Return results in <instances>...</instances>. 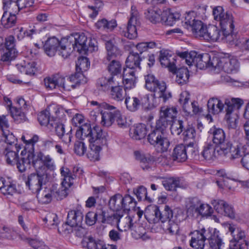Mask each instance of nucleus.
I'll use <instances>...</instances> for the list:
<instances>
[{"instance_id":"1","label":"nucleus","mask_w":249,"mask_h":249,"mask_svg":"<svg viewBox=\"0 0 249 249\" xmlns=\"http://www.w3.org/2000/svg\"><path fill=\"white\" fill-rule=\"evenodd\" d=\"M213 15L214 20L219 23L221 30L220 31L215 26H209L206 27L202 38L207 41H224L231 45H237V41L239 39L234 32L232 15L225 11L223 8L220 6L213 8Z\"/></svg>"},{"instance_id":"2","label":"nucleus","mask_w":249,"mask_h":249,"mask_svg":"<svg viewBox=\"0 0 249 249\" xmlns=\"http://www.w3.org/2000/svg\"><path fill=\"white\" fill-rule=\"evenodd\" d=\"M177 114L176 108L166 106L160 107V119L157 122L156 127L148 136V142L159 152L167 151L170 146V142L165 135V131L174 120Z\"/></svg>"},{"instance_id":"3","label":"nucleus","mask_w":249,"mask_h":249,"mask_svg":"<svg viewBox=\"0 0 249 249\" xmlns=\"http://www.w3.org/2000/svg\"><path fill=\"white\" fill-rule=\"evenodd\" d=\"M76 136L82 140L89 138L90 142V150L88 154V157L90 160H98L102 146L107 143L106 133L99 126H95L91 128L89 125L80 127L76 131Z\"/></svg>"},{"instance_id":"4","label":"nucleus","mask_w":249,"mask_h":249,"mask_svg":"<svg viewBox=\"0 0 249 249\" xmlns=\"http://www.w3.org/2000/svg\"><path fill=\"white\" fill-rule=\"evenodd\" d=\"M218 233V231L213 228L196 230L190 233L192 237L190 245L194 249H204L205 241L208 240L212 249H225Z\"/></svg>"},{"instance_id":"5","label":"nucleus","mask_w":249,"mask_h":249,"mask_svg":"<svg viewBox=\"0 0 249 249\" xmlns=\"http://www.w3.org/2000/svg\"><path fill=\"white\" fill-rule=\"evenodd\" d=\"M87 37L83 33H76L68 37L62 38L61 44L65 48L63 52V56L68 58L73 50L79 53H85L89 50V47L87 44Z\"/></svg>"},{"instance_id":"6","label":"nucleus","mask_w":249,"mask_h":249,"mask_svg":"<svg viewBox=\"0 0 249 249\" xmlns=\"http://www.w3.org/2000/svg\"><path fill=\"white\" fill-rule=\"evenodd\" d=\"M21 139L26 144L24 150L21 151L20 158H18L16 164L18 171L24 172L27 168H30L31 164L33 165L34 157L33 153L34 145L38 140L37 135L33 136L31 138L26 139L24 136H22Z\"/></svg>"},{"instance_id":"7","label":"nucleus","mask_w":249,"mask_h":249,"mask_svg":"<svg viewBox=\"0 0 249 249\" xmlns=\"http://www.w3.org/2000/svg\"><path fill=\"white\" fill-rule=\"evenodd\" d=\"M144 79L145 88L154 92L155 98H162L164 103L171 98V93L166 90V85L164 82L158 80L151 74L145 75Z\"/></svg>"},{"instance_id":"8","label":"nucleus","mask_w":249,"mask_h":249,"mask_svg":"<svg viewBox=\"0 0 249 249\" xmlns=\"http://www.w3.org/2000/svg\"><path fill=\"white\" fill-rule=\"evenodd\" d=\"M244 101L240 98H226L225 100L226 120L229 128L235 129L237 126L238 116L235 112L243 105Z\"/></svg>"},{"instance_id":"9","label":"nucleus","mask_w":249,"mask_h":249,"mask_svg":"<svg viewBox=\"0 0 249 249\" xmlns=\"http://www.w3.org/2000/svg\"><path fill=\"white\" fill-rule=\"evenodd\" d=\"M48 181L47 173L42 172L40 170H36V173L28 175L25 180L26 186L34 194L43 189Z\"/></svg>"},{"instance_id":"10","label":"nucleus","mask_w":249,"mask_h":249,"mask_svg":"<svg viewBox=\"0 0 249 249\" xmlns=\"http://www.w3.org/2000/svg\"><path fill=\"white\" fill-rule=\"evenodd\" d=\"M140 25V16L138 12L131 8L130 17L125 30L122 32V35L129 39H134L138 36L136 27Z\"/></svg>"},{"instance_id":"11","label":"nucleus","mask_w":249,"mask_h":249,"mask_svg":"<svg viewBox=\"0 0 249 249\" xmlns=\"http://www.w3.org/2000/svg\"><path fill=\"white\" fill-rule=\"evenodd\" d=\"M33 161V166L36 170H40L42 172L46 173V168L50 171H53L55 169L53 159L50 155H45L42 152L35 155Z\"/></svg>"},{"instance_id":"12","label":"nucleus","mask_w":249,"mask_h":249,"mask_svg":"<svg viewBox=\"0 0 249 249\" xmlns=\"http://www.w3.org/2000/svg\"><path fill=\"white\" fill-rule=\"evenodd\" d=\"M213 61L211 65L213 67L221 69L228 73L235 72L239 69V63L236 58L219 60L217 57H213Z\"/></svg>"},{"instance_id":"13","label":"nucleus","mask_w":249,"mask_h":249,"mask_svg":"<svg viewBox=\"0 0 249 249\" xmlns=\"http://www.w3.org/2000/svg\"><path fill=\"white\" fill-rule=\"evenodd\" d=\"M70 110H65L63 107H58L55 108V114L56 116L53 122H51L50 127L54 128L56 135L58 136H61L66 132L64 121L66 120L65 112L69 113Z\"/></svg>"},{"instance_id":"14","label":"nucleus","mask_w":249,"mask_h":249,"mask_svg":"<svg viewBox=\"0 0 249 249\" xmlns=\"http://www.w3.org/2000/svg\"><path fill=\"white\" fill-rule=\"evenodd\" d=\"M62 39L59 40L55 37L49 38L45 42L44 50L46 54L49 56H54L56 52L63 58H66L63 56V52L65 48L62 46L61 44Z\"/></svg>"},{"instance_id":"15","label":"nucleus","mask_w":249,"mask_h":249,"mask_svg":"<svg viewBox=\"0 0 249 249\" xmlns=\"http://www.w3.org/2000/svg\"><path fill=\"white\" fill-rule=\"evenodd\" d=\"M36 197L39 203L46 204L50 203L53 198L57 199H62L65 196H61V191H57L53 187H44L36 193Z\"/></svg>"},{"instance_id":"16","label":"nucleus","mask_w":249,"mask_h":249,"mask_svg":"<svg viewBox=\"0 0 249 249\" xmlns=\"http://www.w3.org/2000/svg\"><path fill=\"white\" fill-rule=\"evenodd\" d=\"M149 96L146 94L142 97L141 96H126L125 104L127 109L131 112L138 110L141 107L148 108Z\"/></svg>"},{"instance_id":"17","label":"nucleus","mask_w":249,"mask_h":249,"mask_svg":"<svg viewBox=\"0 0 249 249\" xmlns=\"http://www.w3.org/2000/svg\"><path fill=\"white\" fill-rule=\"evenodd\" d=\"M190 57H192L190 66L194 65L199 69H204L210 67H213L211 65L213 61V58L211 59L209 53L198 54L195 51H192L190 52Z\"/></svg>"},{"instance_id":"18","label":"nucleus","mask_w":249,"mask_h":249,"mask_svg":"<svg viewBox=\"0 0 249 249\" xmlns=\"http://www.w3.org/2000/svg\"><path fill=\"white\" fill-rule=\"evenodd\" d=\"M190 96L188 92H183L180 94L179 102L182 105L184 112L189 115L196 114L201 111V108L197 102L193 101L189 103Z\"/></svg>"},{"instance_id":"19","label":"nucleus","mask_w":249,"mask_h":249,"mask_svg":"<svg viewBox=\"0 0 249 249\" xmlns=\"http://www.w3.org/2000/svg\"><path fill=\"white\" fill-rule=\"evenodd\" d=\"M193 14L190 13L187 15L185 18V23L191 27L193 34L196 37L202 38L207 27L201 21L192 17Z\"/></svg>"},{"instance_id":"20","label":"nucleus","mask_w":249,"mask_h":249,"mask_svg":"<svg viewBox=\"0 0 249 249\" xmlns=\"http://www.w3.org/2000/svg\"><path fill=\"white\" fill-rule=\"evenodd\" d=\"M101 108L106 110L101 111V124L105 126H109L115 121L116 107L105 102L101 103Z\"/></svg>"},{"instance_id":"21","label":"nucleus","mask_w":249,"mask_h":249,"mask_svg":"<svg viewBox=\"0 0 249 249\" xmlns=\"http://www.w3.org/2000/svg\"><path fill=\"white\" fill-rule=\"evenodd\" d=\"M209 133L212 135L213 143L219 145V149L223 148V150H224L225 145H227V143L231 141L228 137H226L223 129L214 126L210 129Z\"/></svg>"},{"instance_id":"22","label":"nucleus","mask_w":249,"mask_h":249,"mask_svg":"<svg viewBox=\"0 0 249 249\" xmlns=\"http://www.w3.org/2000/svg\"><path fill=\"white\" fill-rule=\"evenodd\" d=\"M212 205L219 213L229 217L231 219L235 217V213L232 206L223 200H213Z\"/></svg>"},{"instance_id":"23","label":"nucleus","mask_w":249,"mask_h":249,"mask_svg":"<svg viewBox=\"0 0 249 249\" xmlns=\"http://www.w3.org/2000/svg\"><path fill=\"white\" fill-rule=\"evenodd\" d=\"M241 146L240 144H233L231 141L227 143V145H225V150L223 148L219 149L218 154L220 156H224L228 158L229 160H232L240 158L241 155Z\"/></svg>"},{"instance_id":"24","label":"nucleus","mask_w":249,"mask_h":249,"mask_svg":"<svg viewBox=\"0 0 249 249\" xmlns=\"http://www.w3.org/2000/svg\"><path fill=\"white\" fill-rule=\"evenodd\" d=\"M60 173L63 177L61 182V196H66L67 191L73 184V180L75 178L76 175L74 174H72L69 169L65 167L61 168Z\"/></svg>"},{"instance_id":"25","label":"nucleus","mask_w":249,"mask_h":249,"mask_svg":"<svg viewBox=\"0 0 249 249\" xmlns=\"http://www.w3.org/2000/svg\"><path fill=\"white\" fill-rule=\"evenodd\" d=\"M87 81V78L83 73H75L67 79H65L63 89L66 90H71L80 84L86 83Z\"/></svg>"},{"instance_id":"26","label":"nucleus","mask_w":249,"mask_h":249,"mask_svg":"<svg viewBox=\"0 0 249 249\" xmlns=\"http://www.w3.org/2000/svg\"><path fill=\"white\" fill-rule=\"evenodd\" d=\"M159 60L161 65L165 68H168L171 71H174L176 70L175 62L176 59L167 51H160Z\"/></svg>"},{"instance_id":"27","label":"nucleus","mask_w":249,"mask_h":249,"mask_svg":"<svg viewBox=\"0 0 249 249\" xmlns=\"http://www.w3.org/2000/svg\"><path fill=\"white\" fill-rule=\"evenodd\" d=\"M224 102L217 98H210L207 103L208 110L210 114L213 115L217 114L225 109L226 105L225 100Z\"/></svg>"},{"instance_id":"28","label":"nucleus","mask_w":249,"mask_h":249,"mask_svg":"<svg viewBox=\"0 0 249 249\" xmlns=\"http://www.w3.org/2000/svg\"><path fill=\"white\" fill-rule=\"evenodd\" d=\"M21 149L20 145L7 146L4 152L7 164L15 165L18 159V152Z\"/></svg>"},{"instance_id":"29","label":"nucleus","mask_w":249,"mask_h":249,"mask_svg":"<svg viewBox=\"0 0 249 249\" xmlns=\"http://www.w3.org/2000/svg\"><path fill=\"white\" fill-rule=\"evenodd\" d=\"M137 77L135 70L124 69L123 74V81L126 89H131L135 87Z\"/></svg>"},{"instance_id":"30","label":"nucleus","mask_w":249,"mask_h":249,"mask_svg":"<svg viewBox=\"0 0 249 249\" xmlns=\"http://www.w3.org/2000/svg\"><path fill=\"white\" fill-rule=\"evenodd\" d=\"M84 214L80 210H73L68 212L67 224L71 227L79 226L82 225Z\"/></svg>"},{"instance_id":"31","label":"nucleus","mask_w":249,"mask_h":249,"mask_svg":"<svg viewBox=\"0 0 249 249\" xmlns=\"http://www.w3.org/2000/svg\"><path fill=\"white\" fill-rule=\"evenodd\" d=\"M144 216L150 223H157L160 221V209L156 205L148 206L145 209Z\"/></svg>"},{"instance_id":"32","label":"nucleus","mask_w":249,"mask_h":249,"mask_svg":"<svg viewBox=\"0 0 249 249\" xmlns=\"http://www.w3.org/2000/svg\"><path fill=\"white\" fill-rule=\"evenodd\" d=\"M123 212H117L111 215L107 216L105 211H102L99 214V220L103 223L118 224L120 219L123 217Z\"/></svg>"},{"instance_id":"33","label":"nucleus","mask_w":249,"mask_h":249,"mask_svg":"<svg viewBox=\"0 0 249 249\" xmlns=\"http://www.w3.org/2000/svg\"><path fill=\"white\" fill-rule=\"evenodd\" d=\"M147 134L146 126L143 124H138L130 129L129 135L133 139L141 140L144 138Z\"/></svg>"},{"instance_id":"34","label":"nucleus","mask_w":249,"mask_h":249,"mask_svg":"<svg viewBox=\"0 0 249 249\" xmlns=\"http://www.w3.org/2000/svg\"><path fill=\"white\" fill-rule=\"evenodd\" d=\"M115 78L113 76L102 77L99 78L96 83V87L98 90L101 91H108L113 84H115Z\"/></svg>"},{"instance_id":"35","label":"nucleus","mask_w":249,"mask_h":249,"mask_svg":"<svg viewBox=\"0 0 249 249\" xmlns=\"http://www.w3.org/2000/svg\"><path fill=\"white\" fill-rule=\"evenodd\" d=\"M36 63L31 60H24L20 64L17 65V67L21 73H24L28 75H34L35 73L36 68Z\"/></svg>"},{"instance_id":"36","label":"nucleus","mask_w":249,"mask_h":249,"mask_svg":"<svg viewBox=\"0 0 249 249\" xmlns=\"http://www.w3.org/2000/svg\"><path fill=\"white\" fill-rule=\"evenodd\" d=\"M172 159L178 162L185 161L187 159L186 147L182 144L177 145L174 149Z\"/></svg>"},{"instance_id":"37","label":"nucleus","mask_w":249,"mask_h":249,"mask_svg":"<svg viewBox=\"0 0 249 249\" xmlns=\"http://www.w3.org/2000/svg\"><path fill=\"white\" fill-rule=\"evenodd\" d=\"M123 197L120 194L112 196L108 202V206L111 210L116 212H123Z\"/></svg>"},{"instance_id":"38","label":"nucleus","mask_w":249,"mask_h":249,"mask_svg":"<svg viewBox=\"0 0 249 249\" xmlns=\"http://www.w3.org/2000/svg\"><path fill=\"white\" fill-rule=\"evenodd\" d=\"M11 11H5L1 18V23L5 28H9L15 25L17 20L16 14Z\"/></svg>"},{"instance_id":"39","label":"nucleus","mask_w":249,"mask_h":249,"mask_svg":"<svg viewBox=\"0 0 249 249\" xmlns=\"http://www.w3.org/2000/svg\"><path fill=\"white\" fill-rule=\"evenodd\" d=\"M142 58L137 53H130L125 61L127 69L135 70L136 68L141 69L140 64Z\"/></svg>"},{"instance_id":"40","label":"nucleus","mask_w":249,"mask_h":249,"mask_svg":"<svg viewBox=\"0 0 249 249\" xmlns=\"http://www.w3.org/2000/svg\"><path fill=\"white\" fill-rule=\"evenodd\" d=\"M135 158L139 160L141 163V166L143 170H147L150 168V164L153 160V157L149 154H145L140 151L134 152Z\"/></svg>"},{"instance_id":"41","label":"nucleus","mask_w":249,"mask_h":249,"mask_svg":"<svg viewBox=\"0 0 249 249\" xmlns=\"http://www.w3.org/2000/svg\"><path fill=\"white\" fill-rule=\"evenodd\" d=\"M218 150L216 152V148L213 144L212 143H208L204 146L203 151L201 152V155L206 160H213L217 156L220 155L218 154Z\"/></svg>"},{"instance_id":"42","label":"nucleus","mask_w":249,"mask_h":249,"mask_svg":"<svg viewBox=\"0 0 249 249\" xmlns=\"http://www.w3.org/2000/svg\"><path fill=\"white\" fill-rule=\"evenodd\" d=\"M98 29L107 32L112 31L117 26L116 21L114 19L107 20L105 18L99 20L95 24Z\"/></svg>"},{"instance_id":"43","label":"nucleus","mask_w":249,"mask_h":249,"mask_svg":"<svg viewBox=\"0 0 249 249\" xmlns=\"http://www.w3.org/2000/svg\"><path fill=\"white\" fill-rule=\"evenodd\" d=\"M176 73V82L180 85L185 84L188 81L189 74V71L187 68L182 67L172 71Z\"/></svg>"},{"instance_id":"44","label":"nucleus","mask_w":249,"mask_h":249,"mask_svg":"<svg viewBox=\"0 0 249 249\" xmlns=\"http://www.w3.org/2000/svg\"><path fill=\"white\" fill-rule=\"evenodd\" d=\"M105 45L107 51V59L110 61L111 59L115 58L120 53L118 49L114 45V40L109 39L105 40Z\"/></svg>"},{"instance_id":"45","label":"nucleus","mask_w":249,"mask_h":249,"mask_svg":"<svg viewBox=\"0 0 249 249\" xmlns=\"http://www.w3.org/2000/svg\"><path fill=\"white\" fill-rule=\"evenodd\" d=\"M162 12L158 8L148 9L145 13L147 19L153 23H157L161 21Z\"/></svg>"},{"instance_id":"46","label":"nucleus","mask_w":249,"mask_h":249,"mask_svg":"<svg viewBox=\"0 0 249 249\" xmlns=\"http://www.w3.org/2000/svg\"><path fill=\"white\" fill-rule=\"evenodd\" d=\"M16 191L14 184L9 182L6 183L5 179L0 178V192L4 195H13Z\"/></svg>"},{"instance_id":"47","label":"nucleus","mask_w":249,"mask_h":249,"mask_svg":"<svg viewBox=\"0 0 249 249\" xmlns=\"http://www.w3.org/2000/svg\"><path fill=\"white\" fill-rule=\"evenodd\" d=\"M40 31V29L37 28L36 26H34L32 29L28 31L24 30L22 27H21L18 29V33L17 36L18 40H21L25 36H28L32 38L34 36L39 34Z\"/></svg>"},{"instance_id":"48","label":"nucleus","mask_w":249,"mask_h":249,"mask_svg":"<svg viewBox=\"0 0 249 249\" xmlns=\"http://www.w3.org/2000/svg\"><path fill=\"white\" fill-rule=\"evenodd\" d=\"M229 230L232 234L233 236V239L231 241L230 245L238 244L239 242H246L244 239L245 237V234L244 231H240L238 229L235 231V229L231 225H229Z\"/></svg>"},{"instance_id":"49","label":"nucleus","mask_w":249,"mask_h":249,"mask_svg":"<svg viewBox=\"0 0 249 249\" xmlns=\"http://www.w3.org/2000/svg\"><path fill=\"white\" fill-rule=\"evenodd\" d=\"M108 64L107 69L109 72L111 74V76L115 78H118V75L121 74L122 71V65L118 61L115 60L114 58L111 59Z\"/></svg>"},{"instance_id":"50","label":"nucleus","mask_w":249,"mask_h":249,"mask_svg":"<svg viewBox=\"0 0 249 249\" xmlns=\"http://www.w3.org/2000/svg\"><path fill=\"white\" fill-rule=\"evenodd\" d=\"M110 95L112 99L117 101H122L126 97L125 90L120 86H112Z\"/></svg>"},{"instance_id":"51","label":"nucleus","mask_w":249,"mask_h":249,"mask_svg":"<svg viewBox=\"0 0 249 249\" xmlns=\"http://www.w3.org/2000/svg\"><path fill=\"white\" fill-rule=\"evenodd\" d=\"M10 112L12 118L17 123H20L25 121V110L20 109L18 107H12L10 108Z\"/></svg>"},{"instance_id":"52","label":"nucleus","mask_w":249,"mask_h":249,"mask_svg":"<svg viewBox=\"0 0 249 249\" xmlns=\"http://www.w3.org/2000/svg\"><path fill=\"white\" fill-rule=\"evenodd\" d=\"M38 121L41 125L47 126L48 127L51 125V122H53L55 117L50 118V113L47 109L42 111L38 115Z\"/></svg>"},{"instance_id":"53","label":"nucleus","mask_w":249,"mask_h":249,"mask_svg":"<svg viewBox=\"0 0 249 249\" xmlns=\"http://www.w3.org/2000/svg\"><path fill=\"white\" fill-rule=\"evenodd\" d=\"M18 55V51L14 50L3 48L0 49V60L10 61L14 59Z\"/></svg>"},{"instance_id":"54","label":"nucleus","mask_w":249,"mask_h":249,"mask_svg":"<svg viewBox=\"0 0 249 249\" xmlns=\"http://www.w3.org/2000/svg\"><path fill=\"white\" fill-rule=\"evenodd\" d=\"M162 185L166 190L176 191L177 187H180V180L177 178H170L162 181Z\"/></svg>"},{"instance_id":"55","label":"nucleus","mask_w":249,"mask_h":249,"mask_svg":"<svg viewBox=\"0 0 249 249\" xmlns=\"http://www.w3.org/2000/svg\"><path fill=\"white\" fill-rule=\"evenodd\" d=\"M90 66L89 59L86 57H79L76 62V72L81 73L87 71Z\"/></svg>"},{"instance_id":"56","label":"nucleus","mask_w":249,"mask_h":249,"mask_svg":"<svg viewBox=\"0 0 249 249\" xmlns=\"http://www.w3.org/2000/svg\"><path fill=\"white\" fill-rule=\"evenodd\" d=\"M162 16L161 22L165 25L173 26L180 18V15L178 13H165Z\"/></svg>"},{"instance_id":"57","label":"nucleus","mask_w":249,"mask_h":249,"mask_svg":"<svg viewBox=\"0 0 249 249\" xmlns=\"http://www.w3.org/2000/svg\"><path fill=\"white\" fill-rule=\"evenodd\" d=\"M43 220L50 229L56 228L58 223V217L53 213H48Z\"/></svg>"},{"instance_id":"58","label":"nucleus","mask_w":249,"mask_h":249,"mask_svg":"<svg viewBox=\"0 0 249 249\" xmlns=\"http://www.w3.org/2000/svg\"><path fill=\"white\" fill-rule=\"evenodd\" d=\"M170 125L171 132L174 135H179L185 129L184 123L182 120H174Z\"/></svg>"},{"instance_id":"59","label":"nucleus","mask_w":249,"mask_h":249,"mask_svg":"<svg viewBox=\"0 0 249 249\" xmlns=\"http://www.w3.org/2000/svg\"><path fill=\"white\" fill-rule=\"evenodd\" d=\"M136 201L130 196L125 195L123 197V212L129 211L131 209H133L136 206Z\"/></svg>"},{"instance_id":"60","label":"nucleus","mask_w":249,"mask_h":249,"mask_svg":"<svg viewBox=\"0 0 249 249\" xmlns=\"http://www.w3.org/2000/svg\"><path fill=\"white\" fill-rule=\"evenodd\" d=\"M2 3L4 10L14 13L18 12V0H2Z\"/></svg>"},{"instance_id":"61","label":"nucleus","mask_w":249,"mask_h":249,"mask_svg":"<svg viewBox=\"0 0 249 249\" xmlns=\"http://www.w3.org/2000/svg\"><path fill=\"white\" fill-rule=\"evenodd\" d=\"M2 136L4 142L8 145L7 146L20 145L17 144V138L9 130H3Z\"/></svg>"},{"instance_id":"62","label":"nucleus","mask_w":249,"mask_h":249,"mask_svg":"<svg viewBox=\"0 0 249 249\" xmlns=\"http://www.w3.org/2000/svg\"><path fill=\"white\" fill-rule=\"evenodd\" d=\"M132 220L129 216H126L122 219H120L117 225L118 229L121 231H126L133 228Z\"/></svg>"},{"instance_id":"63","label":"nucleus","mask_w":249,"mask_h":249,"mask_svg":"<svg viewBox=\"0 0 249 249\" xmlns=\"http://www.w3.org/2000/svg\"><path fill=\"white\" fill-rule=\"evenodd\" d=\"M173 217L172 210L168 206H165L163 211L160 210V221L165 223Z\"/></svg>"},{"instance_id":"64","label":"nucleus","mask_w":249,"mask_h":249,"mask_svg":"<svg viewBox=\"0 0 249 249\" xmlns=\"http://www.w3.org/2000/svg\"><path fill=\"white\" fill-rule=\"evenodd\" d=\"M115 120L120 127L124 128L129 126V123L127 122L126 117L121 115L120 111L118 109H116V111Z\"/></svg>"}]
</instances>
